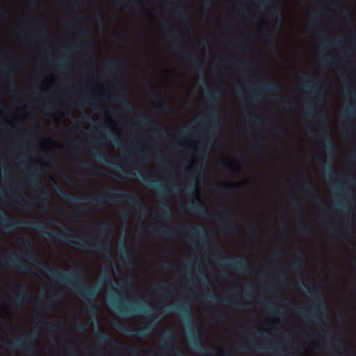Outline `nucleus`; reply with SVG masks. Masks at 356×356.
Returning a JSON list of instances; mask_svg holds the SVG:
<instances>
[{
  "label": "nucleus",
  "instance_id": "obj_1",
  "mask_svg": "<svg viewBox=\"0 0 356 356\" xmlns=\"http://www.w3.org/2000/svg\"><path fill=\"white\" fill-rule=\"evenodd\" d=\"M26 253L29 261L42 270L48 272L52 282L65 284L83 297L86 302L87 313L97 317L98 307L95 304V300L99 293V289L96 286L90 288L86 284L83 272L76 270L64 272L58 268H48L31 250H27Z\"/></svg>",
  "mask_w": 356,
  "mask_h": 356
},
{
  "label": "nucleus",
  "instance_id": "obj_2",
  "mask_svg": "<svg viewBox=\"0 0 356 356\" xmlns=\"http://www.w3.org/2000/svg\"><path fill=\"white\" fill-rule=\"evenodd\" d=\"M0 220L2 227L7 231H11L19 227L29 228L41 233L47 238H54L70 245H74L85 250L90 245L99 252H108L104 241L99 237H97L94 240H90L83 236H77L76 240H71L67 237V236L71 235V234L67 228L60 229V233L48 231L45 229L47 227L43 222H33L28 220H18L9 218L2 208H0Z\"/></svg>",
  "mask_w": 356,
  "mask_h": 356
},
{
  "label": "nucleus",
  "instance_id": "obj_3",
  "mask_svg": "<svg viewBox=\"0 0 356 356\" xmlns=\"http://www.w3.org/2000/svg\"><path fill=\"white\" fill-rule=\"evenodd\" d=\"M108 302L114 308V309L122 316L124 318H130L134 316L136 314H143L144 316L147 318H151L145 323V325L140 328H133L120 322L115 324L114 328L116 330L122 332V333L133 337H145L150 334V332L154 329L156 323L153 322L154 318H156L159 314V312L154 309H150L143 307L136 306H122L118 304L115 297L111 296L108 300Z\"/></svg>",
  "mask_w": 356,
  "mask_h": 356
},
{
  "label": "nucleus",
  "instance_id": "obj_4",
  "mask_svg": "<svg viewBox=\"0 0 356 356\" xmlns=\"http://www.w3.org/2000/svg\"><path fill=\"white\" fill-rule=\"evenodd\" d=\"M206 97L211 104V109L206 115L204 119L198 122V124L207 130L208 137L205 145L195 151V156L199 159H202L208 155L207 147L210 148L213 145L220 128L218 104L221 92L218 90H209L206 93Z\"/></svg>",
  "mask_w": 356,
  "mask_h": 356
},
{
  "label": "nucleus",
  "instance_id": "obj_5",
  "mask_svg": "<svg viewBox=\"0 0 356 356\" xmlns=\"http://www.w3.org/2000/svg\"><path fill=\"white\" fill-rule=\"evenodd\" d=\"M163 310L168 311L170 313H176L179 315L181 317L188 331V339L191 346L194 349L198 350L202 355H210L211 352L206 351L201 346L202 339L193 322L191 307L188 304H177L172 307H165L163 308Z\"/></svg>",
  "mask_w": 356,
  "mask_h": 356
},
{
  "label": "nucleus",
  "instance_id": "obj_6",
  "mask_svg": "<svg viewBox=\"0 0 356 356\" xmlns=\"http://www.w3.org/2000/svg\"><path fill=\"white\" fill-rule=\"evenodd\" d=\"M304 288L309 292V294L314 302V307L309 313L305 312L304 307H300L297 313L305 319H311L320 326H327V309L323 302V295L321 291L316 286H312V291H309V286L302 282Z\"/></svg>",
  "mask_w": 356,
  "mask_h": 356
},
{
  "label": "nucleus",
  "instance_id": "obj_7",
  "mask_svg": "<svg viewBox=\"0 0 356 356\" xmlns=\"http://www.w3.org/2000/svg\"><path fill=\"white\" fill-rule=\"evenodd\" d=\"M321 124L325 127L321 134H318V140L323 143V149L325 153V159L318 158V161L323 166H330L332 164L336 155V147L327 130L328 120L325 116H320Z\"/></svg>",
  "mask_w": 356,
  "mask_h": 356
},
{
  "label": "nucleus",
  "instance_id": "obj_8",
  "mask_svg": "<svg viewBox=\"0 0 356 356\" xmlns=\"http://www.w3.org/2000/svg\"><path fill=\"white\" fill-rule=\"evenodd\" d=\"M120 197L123 198L122 202L128 203L136 209H140L141 212L145 215L147 213V209L142 205L140 201L136 197L127 193H122L117 191H113L106 195H100L88 200V203L92 205H99L105 202L107 200L111 199V197Z\"/></svg>",
  "mask_w": 356,
  "mask_h": 356
},
{
  "label": "nucleus",
  "instance_id": "obj_9",
  "mask_svg": "<svg viewBox=\"0 0 356 356\" xmlns=\"http://www.w3.org/2000/svg\"><path fill=\"white\" fill-rule=\"evenodd\" d=\"M218 252L220 256V259L218 260V264L220 266L234 270L240 273L250 274L248 262L245 257L224 255L220 250Z\"/></svg>",
  "mask_w": 356,
  "mask_h": 356
},
{
  "label": "nucleus",
  "instance_id": "obj_10",
  "mask_svg": "<svg viewBox=\"0 0 356 356\" xmlns=\"http://www.w3.org/2000/svg\"><path fill=\"white\" fill-rule=\"evenodd\" d=\"M36 339V334L31 333L24 335L15 341H10L8 344V348L10 350H17L21 349L26 354L33 355L36 351V346L35 340Z\"/></svg>",
  "mask_w": 356,
  "mask_h": 356
},
{
  "label": "nucleus",
  "instance_id": "obj_11",
  "mask_svg": "<svg viewBox=\"0 0 356 356\" xmlns=\"http://www.w3.org/2000/svg\"><path fill=\"white\" fill-rule=\"evenodd\" d=\"M189 193H191L192 194L195 195L196 197V202L194 201L191 202L188 204V209L193 211H194L195 213L202 216L207 218L209 216V212L207 207L206 204L202 202L197 195V188L196 187H190L188 189Z\"/></svg>",
  "mask_w": 356,
  "mask_h": 356
},
{
  "label": "nucleus",
  "instance_id": "obj_12",
  "mask_svg": "<svg viewBox=\"0 0 356 356\" xmlns=\"http://www.w3.org/2000/svg\"><path fill=\"white\" fill-rule=\"evenodd\" d=\"M1 262L8 268L17 269L22 273H33L32 269L21 260L18 254L16 252L14 253V257H13L10 259L6 261L4 258H3L1 259Z\"/></svg>",
  "mask_w": 356,
  "mask_h": 356
},
{
  "label": "nucleus",
  "instance_id": "obj_13",
  "mask_svg": "<svg viewBox=\"0 0 356 356\" xmlns=\"http://www.w3.org/2000/svg\"><path fill=\"white\" fill-rule=\"evenodd\" d=\"M179 227L184 229L186 232L198 238L202 244L209 245L210 241V234L205 227H200L197 226H191L189 228H186L183 226H179Z\"/></svg>",
  "mask_w": 356,
  "mask_h": 356
},
{
  "label": "nucleus",
  "instance_id": "obj_14",
  "mask_svg": "<svg viewBox=\"0 0 356 356\" xmlns=\"http://www.w3.org/2000/svg\"><path fill=\"white\" fill-rule=\"evenodd\" d=\"M302 74L304 81L303 87L306 90L309 92L312 96H317L322 93H325V90H321L320 89V82L318 81H314L312 82L309 81V78L311 77L310 74L302 72Z\"/></svg>",
  "mask_w": 356,
  "mask_h": 356
},
{
  "label": "nucleus",
  "instance_id": "obj_15",
  "mask_svg": "<svg viewBox=\"0 0 356 356\" xmlns=\"http://www.w3.org/2000/svg\"><path fill=\"white\" fill-rule=\"evenodd\" d=\"M254 88L257 92H271L274 96H277L281 94L283 91L282 86L275 81L272 83L262 82L257 85Z\"/></svg>",
  "mask_w": 356,
  "mask_h": 356
},
{
  "label": "nucleus",
  "instance_id": "obj_16",
  "mask_svg": "<svg viewBox=\"0 0 356 356\" xmlns=\"http://www.w3.org/2000/svg\"><path fill=\"white\" fill-rule=\"evenodd\" d=\"M106 127L108 128V131L110 134V138H112L113 141L118 144V146L120 148L122 152L124 154L127 159L129 162H133L134 161V157L131 152L125 148L121 143H120V138L119 135L117 133L116 130L115 129L113 124H106Z\"/></svg>",
  "mask_w": 356,
  "mask_h": 356
},
{
  "label": "nucleus",
  "instance_id": "obj_17",
  "mask_svg": "<svg viewBox=\"0 0 356 356\" xmlns=\"http://www.w3.org/2000/svg\"><path fill=\"white\" fill-rule=\"evenodd\" d=\"M138 121L140 125L143 127L152 129L155 134V136L158 138H162L165 134L164 129L161 127H156L152 120L146 115H140Z\"/></svg>",
  "mask_w": 356,
  "mask_h": 356
},
{
  "label": "nucleus",
  "instance_id": "obj_18",
  "mask_svg": "<svg viewBox=\"0 0 356 356\" xmlns=\"http://www.w3.org/2000/svg\"><path fill=\"white\" fill-rule=\"evenodd\" d=\"M183 56L189 60L192 67L195 70L196 72L200 73L203 79L204 67L202 60L197 57V56L193 52H190L187 54H184Z\"/></svg>",
  "mask_w": 356,
  "mask_h": 356
},
{
  "label": "nucleus",
  "instance_id": "obj_19",
  "mask_svg": "<svg viewBox=\"0 0 356 356\" xmlns=\"http://www.w3.org/2000/svg\"><path fill=\"white\" fill-rule=\"evenodd\" d=\"M175 341V334L172 331H165L161 339L162 349L164 350H168Z\"/></svg>",
  "mask_w": 356,
  "mask_h": 356
},
{
  "label": "nucleus",
  "instance_id": "obj_20",
  "mask_svg": "<svg viewBox=\"0 0 356 356\" xmlns=\"http://www.w3.org/2000/svg\"><path fill=\"white\" fill-rule=\"evenodd\" d=\"M17 160L21 166L31 168L33 159L30 155H29L27 152L22 151L20 154L17 156Z\"/></svg>",
  "mask_w": 356,
  "mask_h": 356
},
{
  "label": "nucleus",
  "instance_id": "obj_21",
  "mask_svg": "<svg viewBox=\"0 0 356 356\" xmlns=\"http://www.w3.org/2000/svg\"><path fill=\"white\" fill-rule=\"evenodd\" d=\"M29 297V291L25 287L19 286L18 288V293L13 298V302L17 305H20L23 301L28 300Z\"/></svg>",
  "mask_w": 356,
  "mask_h": 356
},
{
  "label": "nucleus",
  "instance_id": "obj_22",
  "mask_svg": "<svg viewBox=\"0 0 356 356\" xmlns=\"http://www.w3.org/2000/svg\"><path fill=\"white\" fill-rule=\"evenodd\" d=\"M122 66V62L117 60H111L106 63V70L113 75H117Z\"/></svg>",
  "mask_w": 356,
  "mask_h": 356
},
{
  "label": "nucleus",
  "instance_id": "obj_23",
  "mask_svg": "<svg viewBox=\"0 0 356 356\" xmlns=\"http://www.w3.org/2000/svg\"><path fill=\"white\" fill-rule=\"evenodd\" d=\"M170 35L172 39V46L175 51L177 53L182 51V46L179 41V33L177 31H170Z\"/></svg>",
  "mask_w": 356,
  "mask_h": 356
},
{
  "label": "nucleus",
  "instance_id": "obj_24",
  "mask_svg": "<svg viewBox=\"0 0 356 356\" xmlns=\"http://www.w3.org/2000/svg\"><path fill=\"white\" fill-rule=\"evenodd\" d=\"M342 117L344 119L356 118V106L355 104L350 103L346 108Z\"/></svg>",
  "mask_w": 356,
  "mask_h": 356
},
{
  "label": "nucleus",
  "instance_id": "obj_25",
  "mask_svg": "<svg viewBox=\"0 0 356 356\" xmlns=\"http://www.w3.org/2000/svg\"><path fill=\"white\" fill-rule=\"evenodd\" d=\"M115 100L117 102H122L129 112H130L131 113H134V106L131 104V102L129 101V99H127V97H126L125 95H118V97H116L115 98Z\"/></svg>",
  "mask_w": 356,
  "mask_h": 356
},
{
  "label": "nucleus",
  "instance_id": "obj_26",
  "mask_svg": "<svg viewBox=\"0 0 356 356\" xmlns=\"http://www.w3.org/2000/svg\"><path fill=\"white\" fill-rule=\"evenodd\" d=\"M95 335L97 338L98 343L101 345L108 343L112 340L111 337L108 334L101 332L99 330Z\"/></svg>",
  "mask_w": 356,
  "mask_h": 356
},
{
  "label": "nucleus",
  "instance_id": "obj_27",
  "mask_svg": "<svg viewBox=\"0 0 356 356\" xmlns=\"http://www.w3.org/2000/svg\"><path fill=\"white\" fill-rule=\"evenodd\" d=\"M174 13L181 21H188V20L189 13L184 8H175Z\"/></svg>",
  "mask_w": 356,
  "mask_h": 356
},
{
  "label": "nucleus",
  "instance_id": "obj_28",
  "mask_svg": "<svg viewBox=\"0 0 356 356\" xmlns=\"http://www.w3.org/2000/svg\"><path fill=\"white\" fill-rule=\"evenodd\" d=\"M162 218L165 221H170L172 217L171 207L169 204H163Z\"/></svg>",
  "mask_w": 356,
  "mask_h": 356
},
{
  "label": "nucleus",
  "instance_id": "obj_29",
  "mask_svg": "<svg viewBox=\"0 0 356 356\" xmlns=\"http://www.w3.org/2000/svg\"><path fill=\"white\" fill-rule=\"evenodd\" d=\"M349 195H350L349 193H346L345 194L344 198L339 200L336 202V205L344 211H346L349 210V209H350V206L348 204V200H347V197L349 196Z\"/></svg>",
  "mask_w": 356,
  "mask_h": 356
},
{
  "label": "nucleus",
  "instance_id": "obj_30",
  "mask_svg": "<svg viewBox=\"0 0 356 356\" xmlns=\"http://www.w3.org/2000/svg\"><path fill=\"white\" fill-rule=\"evenodd\" d=\"M70 50H67L65 52L64 56L58 62V67L60 70H65L66 65L70 62L69 55Z\"/></svg>",
  "mask_w": 356,
  "mask_h": 356
},
{
  "label": "nucleus",
  "instance_id": "obj_31",
  "mask_svg": "<svg viewBox=\"0 0 356 356\" xmlns=\"http://www.w3.org/2000/svg\"><path fill=\"white\" fill-rule=\"evenodd\" d=\"M153 234L157 236L169 238L172 236V232L163 228H159L154 231Z\"/></svg>",
  "mask_w": 356,
  "mask_h": 356
},
{
  "label": "nucleus",
  "instance_id": "obj_32",
  "mask_svg": "<svg viewBox=\"0 0 356 356\" xmlns=\"http://www.w3.org/2000/svg\"><path fill=\"white\" fill-rule=\"evenodd\" d=\"M92 154L93 155L94 158L98 161L102 163L108 162L106 160V154L99 150L92 149Z\"/></svg>",
  "mask_w": 356,
  "mask_h": 356
},
{
  "label": "nucleus",
  "instance_id": "obj_33",
  "mask_svg": "<svg viewBox=\"0 0 356 356\" xmlns=\"http://www.w3.org/2000/svg\"><path fill=\"white\" fill-rule=\"evenodd\" d=\"M118 288H115V291L119 294L121 295L122 292L124 291V288L125 286H127L129 289L132 288V282L131 281H129L127 282H125L124 281H120L117 283Z\"/></svg>",
  "mask_w": 356,
  "mask_h": 356
},
{
  "label": "nucleus",
  "instance_id": "obj_34",
  "mask_svg": "<svg viewBox=\"0 0 356 356\" xmlns=\"http://www.w3.org/2000/svg\"><path fill=\"white\" fill-rule=\"evenodd\" d=\"M99 234L102 236H104L108 233H113V228L107 223L100 224L99 226Z\"/></svg>",
  "mask_w": 356,
  "mask_h": 356
},
{
  "label": "nucleus",
  "instance_id": "obj_35",
  "mask_svg": "<svg viewBox=\"0 0 356 356\" xmlns=\"http://www.w3.org/2000/svg\"><path fill=\"white\" fill-rule=\"evenodd\" d=\"M271 17L273 18H278L281 22L284 19V13L280 7L273 9L271 12Z\"/></svg>",
  "mask_w": 356,
  "mask_h": 356
},
{
  "label": "nucleus",
  "instance_id": "obj_36",
  "mask_svg": "<svg viewBox=\"0 0 356 356\" xmlns=\"http://www.w3.org/2000/svg\"><path fill=\"white\" fill-rule=\"evenodd\" d=\"M157 160L159 161V165L161 168H168L170 165V162L169 159L168 158L163 156V155L158 156Z\"/></svg>",
  "mask_w": 356,
  "mask_h": 356
},
{
  "label": "nucleus",
  "instance_id": "obj_37",
  "mask_svg": "<svg viewBox=\"0 0 356 356\" xmlns=\"http://www.w3.org/2000/svg\"><path fill=\"white\" fill-rule=\"evenodd\" d=\"M205 299H206L207 302L212 303V304L218 303V302H219V300H220L219 298L216 296V295L213 293H207L206 294Z\"/></svg>",
  "mask_w": 356,
  "mask_h": 356
},
{
  "label": "nucleus",
  "instance_id": "obj_38",
  "mask_svg": "<svg viewBox=\"0 0 356 356\" xmlns=\"http://www.w3.org/2000/svg\"><path fill=\"white\" fill-rule=\"evenodd\" d=\"M224 302L234 309H239L241 307V305L238 301L230 298H225Z\"/></svg>",
  "mask_w": 356,
  "mask_h": 356
},
{
  "label": "nucleus",
  "instance_id": "obj_39",
  "mask_svg": "<svg viewBox=\"0 0 356 356\" xmlns=\"http://www.w3.org/2000/svg\"><path fill=\"white\" fill-rule=\"evenodd\" d=\"M265 35L266 37H268L270 40L271 41V44L273 47V49L275 50V51H278V47H277V43H276V41L275 40V36H274V34L273 32H269V31H266L265 33Z\"/></svg>",
  "mask_w": 356,
  "mask_h": 356
},
{
  "label": "nucleus",
  "instance_id": "obj_40",
  "mask_svg": "<svg viewBox=\"0 0 356 356\" xmlns=\"http://www.w3.org/2000/svg\"><path fill=\"white\" fill-rule=\"evenodd\" d=\"M198 274L200 276V281L202 286H208L209 284V280L207 275L202 271L198 270Z\"/></svg>",
  "mask_w": 356,
  "mask_h": 356
},
{
  "label": "nucleus",
  "instance_id": "obj_41",
  "mask_svg": "<svg viewBox=\"0 0 356 356\" xmlns=\"http://www.w3.org/2000/svg\"><path fill=\"white\" fill-rule=\"evenodd\" d=\"M266 308L268 309V310L273 314L278 315V316H282L283 314L281 311L275 308L274 306L273 305V304H271L270 302H266Z\"/></svg>",
  "mask_w": 356,
  "mask_h": 356
},
{
  "label": "nucleus",
  "instance_id": "obj_42",
  "mask_svg": "<svg viewBox=\"0 0 356 356\" xmlns=\"http://www.w3.org/2000/svg\"><path fill=\"white\" fill-rule=\"evenodd\" d=\"M306 108H307L306 117L311 118L316 115V110L314 109V106L311 104H307Z\"/></svg>",
  "mask_w": 356,
  "mask_h": 356
},
{
  "label": "nucleus",
  "instance_id": "obj_43",
  "mask_svg": "<svg viewBox=\"0 0 356 356\" xmlns=\"http://www.w3.org/2000/svg\"><path fill=\"white\" fill-rule=\"evenodd\" d=\"M334 63L335 60L331 56H325L321 59V64L325 66L330 65Z\"/></svg>",
  "mask_w": 356,
  "mask_h": 356
},
{
  "label": "nucleus",
  "instance_id": "obj_44",
  "mask_svg": "<svg viewBox=\"0 0 356 356\" xmlns=\"http://www.w3.org/2000/svg\"><path fill=\"white\" fill-rule=\"evenodd\" d=\"M41 323L47 327V328L51 331H56V329L58 328L57 324L50 323L47 321H41Z\"/></svg>",
  "mask_w": 356,
  "mask_h": 356
},
{
  "label": "nucleus",
  "instance_id": "obj_45",
  "mask_svg": "<svg viewBox=\"0 0 356 356\" xmlns=\"http://www.w3.org/2000/svg\"><path fill=\"white\" fill-rule=\"evenodd\" d=\"M263 349L265 350H270L274 353H280L283 350L282 348L280 346H277L275 344H270V346H268V348H264Z\"/></svg>",
  "mask_w": 356,
  "mask_h": 356
},
{
  "label": "nucleus",
  "instance_id": "obj_46",
  "mask_svg": "<svg viewBox=\"0 0 356 356\" xmlns=\"http://www.w3.org/2000/svg\"><path fill=\"white\" fill-rule=\"evenodd\" d=\"M100 282L103 284H112V280L110 275L105 273L101 277Z\"/></svg>",
  "mask_w": 356,
  "mask_h": 356
},
{
  "label": "nucleus",
  "instance_id": "obj_47",
  "mask_svg": "<svg viewBox=\"0 0 356 356\" xmlns=\"http://www.w3.org/2000/svg\"><path fill=\"white\" fill-rule=\"evenodd\" d=\"M257 3H259L262 8H266L267 5H272L274 3L273 0H256Z\"/></svg>",
  "mask_w": 356,
  "mask_h": 356
},
{
  "label": "nucleus",
  "instance_id": "obj_48",
  "mask_svg": "<svg viewBox=\"0 0 356 356\" xmlns=\"http://www.w3.org/2000/svg\"><path fill=\"white\" fill-rule=\"evenodd\" d=\"M291 268L295 271H298L302 269L300 262L298 260H293L291 264Z\"/></svg>",
  "mask_w": 356,
  "mask_h": 356
},
{
  "label": "nucleus",
  "instance_id": "obj_49",
  "mask_svg": "<svg viewBox=\"0 0 356 356\" xmlns=\"http://www.w3.org/2000/svg\"><path fill=\"white\" fill-rule=\"evenodd\" d=\"M328 334H329V335L332 337V339H333L332 340V343L334 344L337 345V346H341V342L339 339L337 335L334 334L333 332L331 330H329Z\"/></svg>",
  "mask_w": 356,
  "mask_h": 356
},
{
  "label": "nucleus",
  "instance_id": "obj_50",
  "mask_svg": "<svg viewBox=\"0 0 356 356\" xmlns=\"http://www.w3.org/2000/svg\"><path fill=\"white\" fill-rule=\"evenodd\" d=\"M348 159L350 163L356 164V149L348 154Z\"/></svg>",
  "mask_w": 356,
  "mask_h": 356
},
{
  "label": "nucleus",
  "instance_id": "obj_51",
  "mask_svg": "<svg viewBox=\"0 0 356 356\" xmlns=\"http://www.w3.org/2000/svg\"><path fill=\"white\" fill-rule=\"evenodd\" d=\"M1 73L6 76L8 79L12 78L11 73L8 70V68L6 66H3L0 69Z\"/></svg>",
  "mask_w": 356,
  "mask_h": 356
},
{
  "label": "nucleus",
  "instance_id": "obj_52",
  "mask_svg": "<svg viewBox=\"0 0 356 356\" xmlns=\"http://www.w3.org/2000/svg\"><path fill=\"white\" fill-rule=\"evenodd\" d=\"M19 243L23 246H26L30 248H31V243L30 241L29 240V238L26 237L21 238Z\"/></svg>",
  "mask_w": 356,
  "mask_h": 356
},
{
  "label": "nucleus",
  "instance_id": "obj_53",
  "mask_svg": "<svg viewBox=\"0 0 356 356\" xmlns=\"http://www.w3.org/2000/svg\"><path fill=\"white\" fill-rule=\"evenodd\" d=\"M244 295L248 298H253L254 293L252 289L250 286L247 287L244 291Z\"/></svg>",
  "mask_w": 356,
  "mask_h": 356
},
{
  "label": "nucleus",
  "instance_id": "obj_54",
  "mask_svg": "<svg viewBox=\"0 0 356 356\" xmlns=\"http://www.w3.org/2000/svg\"><path fill=\"white\" fill-rule=\"evenodd\" d=\"M88 329V327L86 324L81 323L76 325V331L79 332H86Z\"/></svg>",
  "mask_w": 356,
  "mask_h": 356
},
{
  "label": "nucleus",
  "instance_id": "obj_55",
  "mask_svg": "<svg viewBox=\"0 0 356 356\" xmlns=\"http://www.w3.org/2000/svg\"><path fill=\"white\" fill-rule=\"evenodd\" d=\"M122 257L124 259V260H127L128 259V250H127V248H126L125 246V243H123V247L122 248Z\"/></svg>",
  "mask_w": 356,
  "mask_h": 356
},
{
  "label": "nucleus",
  "instance_id": "obj_56",
  "mask_svg": "<svg viewBox=\"0 0 356 356\" xmlns=\"http://www.w3.org/2000/svg\"><path fill=\"white\" fill-rule=\"evenodd\" d=\"M95 99V97L94 95H88L86 97V99L83 100V103L84 105H88V104L91 105L90 101L93 100Z\"/></svg>",
  "mask_w": 356,
  "mask_h": 356
},
{
  "label": "nucleus",
  "instance_id": "obj_57",
  "mask_svg": "<svg viewBox=\"0 0 356 356\" xmlns=\"http://www.w3.org/2000/svg\"><path fill=\"white\" fill-rule=\"evenodd\" d=\"M79 35L81 38H86L89 37V32L87 30H81L79 32Z\"/></svg>",
  "mask_w": 356,
  "mask_h": 356
},
{
  "label": "nucleus",
  "instance_id": "obj_58",
  "mask_svg": "<svg viewBox=\"0 0 356 356\" xmlns=\"http://www.w3.org/2000/svg\"><path fill=\"white\" fill-rule=\"evenodd\" d=\"M138 154L140 156H143V157H148L149 155V152L148 149H142L140 151H139L138 152Z\"/></svg>",
  "mask_w": 356,
  "mask_h": 356
},
{
  "label": "nucleus",
  "instance_id": "obj_59",
  "mask_svg": "<svg viewBox=\"0 0 356 356\" xmlns=\"http://www.w3.org/2000/svg\"><path fill=\"white\" fill-rule=\"evenodd\" d=\"M216 356H229V354L227 352L218 350L216 352Z\"/></svg>",
  "mask_w": 356,
  "mask_h": 356
},
{
  "label": "nucleus",
  "instance_id": "obj_60",
  "mask_svg": "<svg viewBox=\"0 0 356 356\" xmlns=\"http://www.w3.org/2000/svg\"><path fill=\"white\" fill-rule=\"evenodd\" d=\"M127 4L129 5H131V6H134V5H137L138 6H140L143 5V3L141 1H131V0H129L126 2Z\"/></svg>",
  "mask_w": 356,
  "mask_h": 356
},
{
  "label": "nucleus",
  "instance_id": "obj_61",
  "mask_svg": "<svg viewBox=\"0 0 356 356\" xmlns=\"http://www.w3.org/2000/svg\"><path fill=\"white\" fill-rule=\"evenodd\" d=\"M182 161L185 164H188L191 161V157L188 155H184L183 156Z\"/></svg>",
  "mask_w": 356,
  "mask_h": 356
},
{
  "label": "nucleus",
  "instance_id": "obj_62",
  "mask_svg": "<svg viewBox=\"0 0 356 356\" xmlns=\"http://www.w3.org/2000/svg\"><path fill=\"white\" fill-rule=\"evenodd\" d=\"M97 20L99 22V23L101 24H102L103 23V16H102V13L101 12V10H99L97 14Z\"/></svg>",
  "mask_w": 356,
  "mask_h": 356
},
{
  "label": "nucleus",
  "instance_id": "obj_63",
  "mask_svg": "<svg viewBox=\"0 0 356 356\" xmlns=\"http://www.w3.org/2000/svg\"><path fill=\"white\" fill-rule=\"evenodd\" d=\"M253 121L257 125H261V123L263 122L261 118L257 115L254 118Z\"/></svg>",
  "mask_w": 356,
  "mask_h": 356
},
{
  "label": "nucleus",
  "instance_id": "obj_64",
  "mask_svg": "<svg viewBox=\"0 0 356 356\" xmlns=\"http://www.w3.org/2000/svg\"><path fill=\"white\" fill-rule=\"evenodd\" d=\"M225 229L227 232H232V229H231V227H230L229 221H225Z\"/></svg>",
  "mask_w": 356,
  "mask_h": 356
}]
</instances>
